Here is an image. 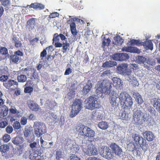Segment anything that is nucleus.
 Returning a JSON list of instances; mask_svg holds the SVG:
<instances>
[{
    "mask_svg": "<svg viewBox=\"0 0 160 160\" xmlns=\"http://www.w3.org/2000/svg\"><path fill=\"white\" fill-rule=\"evenodd\" d=\"M111 88V83L109 81L103 80L102 82L99 81L97 84V93L98 95L100 94H109Z\"/></svg>",
    "mask_w": 160,
    "mask_h": 160,
    "instance_id": "1",
    "label": "nucleus"
},
{
    "mask_svg": "<svg viewBox=\"0 0 160 160\" xmlns=\"http://www.w3.org/2000/svg\"><path fill=\"white\" fill-rule=\"evenodd\" d=\"M98 99L95 95H92L86 100L85 107L86 108L92 110L96 108H99L100 107V105L97 101Z\"/></svg>",
    "mask_w": 160,
    "mask_h": 160,
    "instance_id": "2",
    "label": "nucleus"
},
{
    "mask_svg": "<svg viewBox=\"0 0 160 160\" xmlns=\"http://www.w3.org/2000/svg\"><path fill=\"white\" fill-rule=\"evenodd\" d=\"M82 101L80 99L75 98L72 105V108L70 114V117L73 118L77 115L82 109Z\"/></svg>",
    "mask_w": 160,
    "mask_h": 160,
    "instance_id": "3",
    "label": "nucleus"
},
{
    "mask_svg": "<svg viewBox=\"0 0 160 160\" xmlns=\"http://www.w3.org/2000/svg\"><path fill=\"white\" fill-rule=\"evenodd\" d=\"M119 99L121 104L130 108L133 104V101L131 96L125 92H122L120 94Z\"/></svg>",
    "mask_w": 160,
    "mask_h": 160,
    "instance_id": "4",
    "label": "nucleus"
},
{
    "mask_svg": "<svg viewBox=\"0 0 160 160\" xmlns=\"http://www.w3.org/2000/svg\"><path fill=\"white\" fill-rule=\"evenodd\" d=\"M79 134L84 138H91L95 136V132L91 128L84 125L80 126L78 129Z\"/></svg>",
    "mask_w": 160,
    "mask_h": 160,
    "instance_id": "5",
    "label": "nucleus"
},
{
    "mask_svg": "<svg viewBox=\"0 0 160 160\" xmlns=\"http://www.w3.org/2000/svg\"><path fill=\"white\" fill-rule=\"evenodd\" d=\"M34 133L38 138L47 132V127L43 123L41 122H36L34 123L33 126Z\"/></svg>",
    "mask_w": 160,
    "mask_h": 160,
    "instance_id": "6",
    "label": "nucleus"
},
{
    "mask_svg": "<svg viewBox=\"0 0 160 160\" xmlns=\"http://www.w3.org/2000/svg\"><path fill=\"white\" fill-rule=\"evenodd\" d=\"M83 151L88 156L95 155L98 154L97 148L92 143L89 144L86 147L83 148Z\"/></svg>",
    "mask_w": 160,
    "mask_h": 160,
    "instance_id": "7",
    "label": "nucleus"
},
{
    "mask_svg": "<svg viewBox=\"0 0 160 160\" xmlns=\"http://www.w3.org/2000/svg\"><path fill=\"white\" fill-rule=\"evenodd\" d=\"M102 150V155L103 157L108 160H111L113 158L114 156L109 148L107 146H102L101 147Z\"/></svg>",
    "mask_w": 160,
    "mask_h": 160,
    "instance_id": "8",
    "label": "nucleus"
},
{
    "mask_svg": "<svg viewBox=\"0 0 160 160\" xmlns=\"http://www.w3.org/2000/svg\"><path fill=\"white\" fill-rule=\"evenodd\" d=\"M110 102L112 106L114 108L118 105V102H120V100H118V94L114 91L111 92L110 94Z\"/></svg>",
    "mask_w": 160,
    "mask_h": 160,
    "instance_id": "9",
    "label": "nucleus"
},
{
    "mask_svg": "<svg viewBox=\"0 0 160 160\" xmlns=\"http://www.w3.org/2000/svg\"><path fill=\"white\" fill-rule=\"evenodd\" d=\"M12 142L16 146H19L20 149L24 148L25 144H23L24 141L23 138L21 136H17L12 139Z\"/></svg>",
    "mask_w": 160,
    "mask_h": 160,
    "instance_id": "10",
    "label": "nucleus"
},
{
    "mask_svg": "<svg viewBox=\"0 0 160 160\" xmlns=\"http://www.w3.org/2000/svg\"><path fill=\"white\" fill-rule=\"evenodd\" d=\"M110 147L112 151L113 154L118 156H120L122 154V149L118 145L114 142H112L110 145Z\"/></svg>",
    "mask_w": 160,
    "mask_h": 160,
    "instance_id": "11",
    "label": "nucleus"
},
{
    "mask_svg": "<svg viewBox=\"0 0 160 160\" xmlns=\"http://www.w3.org/2000/svg\"><path fill=\"white\" fill-rule=\"evenodd\" d=\"M143 115V112L140 110H137L135 111L133 114V119L136 124L141 125L142 122L141 119L142 116Z\"/></svg>",
    "mask_w": 160,
    "mask_h": 160,
    "instance_id": "12",
    "label": "nucleus"
},
{
    "mask_svg": "<svg viewBox=\"0 0 160 160\" xmlns=\"http://www.w3.org/2000/svg\"><path fill=\"white\" fill-rule=\"evenodd\" d=\"M77 20V18H71L67 21V23L70 24V30L71 32L72 35L75 36L78 34L76 28V25L75 23L74 22V21Z\"/></svg>",
    "mask_w": 160,
    "mask_h": 160,
    "instance_id": "13",
    "label": "nucleus"
},
{
    "mask_svg": "<svg viewBox=\"0 0 160 160\" xmlns=\"http://www.w3.org/2000/svg\"><path fill=\"white\" fill-rule=\"evenodd\" d=\"M23 55L22 52L20 50H18L14 52V55L10 56V61L11 63L16 64L18 62L19 58V56H22Z\"/></svg>",
    "mask_w": 160,
    "mask_h": 160,
    "instance_id": "14",
    "label": "nucleus"
},
{
    "mask_svg": "<svg viewBox=\"0 0 160 160\" xmlns=\"http://www.w3.org/2000/svg\"><path fill=\"white\" fill-rule=\"evenodd\" d=\"M129 58L128 54L126 53H115L112 56V58L114 60L119 61H124Z\"/></svg>",
    "mask_w": 160,
    "mask_h": 160,
    "instance_id": "15",
    "label": "nucleus"
},
{
    "mask_svg": "<svg viewBox=\"0 0 160 160\" xmlns=\"http://www.w3.org/2000/svg\"><path fill=\"white\" fill-rule=\"evenodd\" d=\"M29 108L33 111L36 112L40 109L38 105L33 101H29L27 103Z\"/></svg>",
    "mask_w": 160,
    "mask_h": 160,
    "instance_id": "16",
    "label": "nucleus"
},
{
    "mask_svg": "<svg viewBox=\"0 0 160 160\" xmlns=\"http://www.w3.org/2000/svg\"><path fill=\"white\" fill-rule=\"evenodd\" d=\"M36 20V18H32L27 21L26 27L29 31L32 30L34 28Z\"/></svg>",
    "mask_w": 160,
    "mask_h": 160,
    "instance_id": "17",
    "label": "nucleus"
},
{
    "mask_svg": "<svg viewBox=\"0 0 160 160\" xmlns=\"http://www.w3.org/2000/svg\"><path fill=\"white\" fill-rule=\"evenodd\" d=\"M122 51L126 52L139 53L140 51L137 47L132 46L124 47L122 49Z\"/></svg>",
    "mask_w": 160,
    "mask_h": 160,
    "instance_id": "18",
    "label": "nucleus"
},
{
    "mask_svg": "<svg viewBox=\"0 0 160 160\" xmlns=\"http://www.w3.org/2000/svg\"><path fill=\"white\" fill-rule=\"evenodd\" d=\"M153 102V106L158 112L160 113V99L159 98H154L151 100Z\"/></svg>",
    "mask_w": 160,
    "mask_h": 160,
    "instance_id": "19",
    "label": "nucleus"
},
{
    "mask_svg": "<svg viewBox=\"0 0 160 160\" xmlns=\"http://www.w3.org/2000/svg\"><path fill=\"white\" fill-rule=\"evenodd\" d=\"M29 7V8H33L35 10H42L45 8V6L44 5L38 2H34L32 3L30 5H27L26 7Z\"/></svg>",
    "mask_w": 160,
    "mask_h": 160,
    "instance_id": "20",
    "label": "nucleus"
},
{
    "mask_svg": "<svg viewBox=\"0 0 160 160\" xmlns=\"http://www.w3.org/2000/svg\"><path fill=\"white\" fill-rule=\"evenodd\" d=\"M41 152L37 149L35 150L34 152L31 154L30 158L32 160H39L41 159Z\"/></svg>",
    "mask_w": 160,
    "mask_h": 160,
    "instance_id": "21",
    "label": "nucleus"
},
{
    "mask_svg": "<svg viewBox=\"0 0 160 160\" xmlns=\"http://www.w3.org/2000/svg\"><path fill=\"white\" fill-rule=\"evenodd\" d=\"M3 85L7 89H9L12 86L16 85L18 87V82L14 80L10 79L3 82Z\"/></svg>",
    "mask_w": 160,
    "mask_h": 160,
    "instance_id": "22",
    "label": "nucleus"
},
{
    "mask_svg": "<svg viewBox=\"0 0 160 160\" xmlns=\"http://www.w3.org/2000/svg\"><path fill=\"white\" fill-rule=\"evenodd\" d=\"M128 65L127 64H122L118 65L117 68V71L120 74L123 75L126 73V70L127 68Z\"/></svg>",
    "mask_w": 160,
    "mask_h": 160,
    "instance_id": "23",
    "label": "nucleus"
},
{
    "mask_svg": "<svg viewBox=\"0 0 160 160\" xmlns=\"http://www.w3.org/2000/svg\"><path fill=\"white\" fill-rule=\"evenodd\" d=\"M144 137L148 141H153L155 138L153 133L151 131H146L143 132Z\"/></svg>",
    "mask_w": 160,
    "mask_h": 160,
    "instance_id": "24",
    "label": "nucleus"
},
{
    "mask_svg": "<svg viewBox=\"0 0 160 160\" xmlns=\"http://www.w3.org/2000/svg\"><path fill=\"white\" fill-rule=\"evenodd\" d=\"M8 111V108L6 106H4L0 107V118H6L5 117L7 115Z\"/></svg>",
    "mask_w": 160,
    "mask_h": 160,
    "instance_id": "25",
    "label": "nucleus"
},
{
    "mask_svg": "<svg viewBox=\"0 0 160 160\" xmlns=\"http://www.w3.org/2000/svg\"><path fill=\"white\" fill-rule=\"evenodd\" d=\"M123 41L124 40L120 36H117L114 38L113 43L116 45H121Z\"/></svg>",
    "mask_w": 160,
    "mask_h": 160,
    "instance_id": "26",
    "label": "nucleus"
},
{
    "mask_svg": "<svg viewBox=\"0 0 160 160\" xmlns=\"http://www.w3.org/2000/svg\"><path fill=\"white\" fill-rule=\"evenodd\" d=\"M133 95L138 104H141L142 103L143 99L138 93L137 92H133Z\"/></svg>",
    "mask_w": 160,
    "mask_h": 160,
    "instance_id": "27",
    "label": "nucleus"
},
{
    "mask_svg": "<svg viewBox=\"0 0 160 160\" xmlns=\"http://www.w3.org/2000/svg\"><path fill=\"white\" fill-rule=\"evenodd\" d=\"M132 137L134 139V140L136 143L138 144L139 145L142 143V141L143 139H145L143 138L142 136L139 135L138 134H135L133 135Z\"/></svg>",
    "mask_w": 160,
    "mask_h": 160,
    "instance_id": "28",
    "label": "nucleus"
},
{
    "mask_svg": "<svg viewBox=\"0 0 160 160\" xmlns=\"http://www.w3.org/2000/svg\"><path fill=\"white\" fill-rule=\"evenodd\" d=\"M117 64V62H115L109 61H106L103 63L102 67L103 68L112 67L114 66H116Z\"/></svg>",
    "mask_w": 160,
    "mask_h": 160,
    "instance_id": "29",
    "label": "nucleus"
},
{
    "mask_svg": "<svg viewBox=\"0 0 160 160\" xmlns=\"http://www.w3.org/2000/svg\"><path fill=\"white\" fill-rule=\"evenodd\" d=\"M92 87V84L91 83L87 84L82 89V92L85 95L88 94L91 91Z\"/></svg>",
    "mask_w": 160,
    "mask_h": 160,
    "instance_id": "30",
    "label": "nucleus"
},
{
    "mask_svg": "<svg viewBox=\"0 0 160 160\" xmlns=\"http://www.w3.org/2000/svg\"><path fill=\"white\" fill-rule=\"evenodd\" d=\"M142 45L145 48L150 49L151 50H152L153 48V44L152 41L149 40L146 41L144 42H142Z\"/></svg>",
    "mask_w": 160,
    "mask_h": 160,
    "instance_id": "31",
    "label": "nucleus"
},
{
    "mask_svg": "<svg viewBox=\"0 0 160 160\" xmlns=\"http://www.w3.org/2000/svg\"><path fill=\"white\" fill-rule=\"evenodd\" d=\"M137 145H135V144L133 142H129L127 146V149L129 151H132L133 152H134L136 149H137L136 147Z\"/></svg>",
    "mask_w": 160,
    "mask_h": 160,
    "instance_id": "32",
    "label": "nucleus"
},
{
    "mask_svg": "<svg viewBox=\"0 0 160 160\" xmlns=\"http://www.w3.org/2000/svg\"><path fill=\"white\" fill-rule=\"evenodd\" d=\"M139 145L144 152H145L147 150L149 147L148 144L147 143L145 139H143V141H142V143H141Z\"/></svg>",
    "mask_w": 160,
    "mask_h": 160,
    "instance_id": "33",
    "label": "nucleus"
},
{
    "mask_svg": "<svg viewBox=\"0 0 160 160\" xmlns=\"http://www.w3.org/2000/svg\"><path fill=\"white\" fill-rule=\"evenodd\" d=\"M98 126L102 130H106L108 127V122L105 121H101L99 122Z\"/></svg>",
    "mask_w": 160,
    "mask_h": 160,
    "instance_id": "34",
    "label": "nucleus"
},
{
    "mask_svg": "<svg viewBox=\"0 0 160 160\" xmlns=\"http://www.w3.org/2000/svg\"><path fill=\"white\" fill-rule=\"evenodd\" d=\"M57 105V103L53 101L48 100L46 103V106L50 110L53 109Z\"/></svg>",
    "mask_w": 160,
    "mask_h": 160,
    "instance_id": "35",
    "label": "nucleus"
},
{
    "mask_svg": "<svg viewBox=\"0 0 160 160\" xmlns=\"http://www.w3.org/2000/svg\"><path fill=\"white\" fill-rule=\"evenodd\" d=\"M12 40L14 41V46L17 48H20L22 45L21 41H19V38L16 37H13L12 38Z\"/></svg>",
    "mask_w": 160,
    "mask_h": 160,
    "instance_id": "36",
    "label": "nucleus"
},
{
    "mask_svg": "<svg viewBox=\"0 0 160 160\" xmlns=\"http://www.w3.org/2000/svg\"><path fill=\"white\" fill-rule=\"evenodd\" d=\"M52 48L53 47L52 46H50L46 48L45 49H43L42 51V52L40 53V58H42H42L45 57L46 56L47 54L46 50H51L52 49V50L51 51H52L53 49Z\"/></svg>",
    "mask_w": 160,
    "mask_h": 160,
    "instance_id": "37",
    "label": "nucleus"
},
{
    "mask_svg": "<svg viewBox=\"0 0 160 160\" xmlns=\"http://www.w3.org/2000/svg\"><path fill=\"white\" fill-rule=\"evenodd\" d=\"M17 79L18 82L23 83L26 81L27 78L25 75L20 74L17 76Z\"/></svg>",
    "mask_w": 160,
    "mask_h": 160,
    "instance_id": "38",
    "label": "nucleus"
},
{
    "mask_svg": "<svg viewBox=\"0 0 160 160\" xmlns=\"http://www.w3.org/2000/svg\"><path fill=\"white\" fill-rule=\"evenodd\" d=\"M8 125V121L6 118H1L0 119V128H4Z\"/></svg>",
    "mask_w": 160,
    "mask_h": 160,
    "instance_id": "39",
    "label": "nucleus"
},
{
    "mask_svg": "<svg viewBox=\"0 0 160 160\" xmlns=\"http://www.w3.org/2000/svg\"><path fill=\"white\" fill-rule=\"evenodd\" d=\"M112 81L113 86H119L121 84V80L118 78H113L112 79Z\"/></svg>",
    "mask_w": 160,
    "mask_h": 160,
    "instance_id": "40",
    "label": "nucleus"
},
{
    "mask_svg": "<svg viewBox=\"0 0 160 160\" xmlns=\"http://www.w3.org/2000/svg\"><path fill=\"white\" fill-rule=\"evenodd\" d=\"M9 150V147L7 144H3L0 147V151L2 152L5 153Z\"/></svg>",
    "mask_w": 160,
    "mask_h": 160,
    "instance_id": "41",
    "label": "nucleus"
},
{
    "mask_svg": "<svg viewBox=\"0 0 160 160\" xmlns=\"http://www.w3.org/2000/svg\"><path fill=\"white\" fill-rule=\"evenodd\" d=\"M110 42L111 40L109 38H106L104 37L103 38V39L102 42V47H104L106 46H109Z\"/></svg>",
    "mask_w": 160,
    "mask_h": 160,
    "instance_id": "42",
    "label": "nucleus"
},
{
    "mask_svg": "<svg viewBox=\"0 0 160 160\" xmlns=\"http://www.w3.org/2000/svg\"><path fill=\"white\" fill-rule=\"evenodd\" d=\"M92 117L93 118H96L97 119H98L101 117V115L100 114H99V113L98 112L96 111H93L91 114Z\"/></svg>",
    "mask_w": 160,
    "mask_h": 160,
    "instance_id": "43",
    "label": "nucleus"
},
{
    "mask_svg": "<svg viewBox=\"0 0 160 160\" xmlns=\"http://www.w3.org/2000/svg\"><path fill=\"white\" fill-rule=\"evenodd\" d=\"M31 131L28 128H25L23 131V134L25 138L28 139V137L30 135Z\"/></svg>",
    "mask_w": 160,
    "mask_h": 160,
    "instance_id": "44",
    "label": "nucleus"
},
{
    "mask_svg": "<svg viewBox=\"0 0 160 160\" xmlns=\"http://www.w3.org/2000/svg\"><path fill=\"white\" fill-rule=\"evenodd\" d=\"M62 152L60 150L56 151V159L57 160H60L62 158Z\"/></svg>",
    "mask_w": 160,
    "mask_h": 160,
    "instance_id": "45",
    "label": "nucleus"
},
{
    "mask_svg": "<svg viewBox=\"0 0 160 160\" xmlns=\"http://www.w3.org/2000/svg\"><path fill=\"white\" fill-rule=\"evenodd\" d=\"M0 53L2 55H6L8 54V50L5 47H1L0 48Z\"/></svg>",
    "mask_w": 160,
    "mask_h": 160,
    "instance_id": "46",
    "label": "nucleus"
},
{
    "mask_svg": "<svg viewBox=\"0 0 160 160\" xmlns=\"http://www.w3.org/2000/svg\"><path fill=\"white\" fill-rule=\"evenodd\" d=\"M62 45V52L63 53L66 52L67 51V49L70 46V44L67 42H66L63 43Z\"/></svg>",
    "mask_w": 160,
    "mask_h": 160,
    "instance_id": "47",
    "label": "nucleus"
},
{
    "mask_svg": "<svg viewBox=\"0 0 160 160\" xmlns=\"http://www.w3.org/2000/svg\"><path fill=\"white\" fill-rule=\"evenodd\" d=\"M24 89V92L25 93H28L29 94H31L33 91V88L32 87H27L25 86Z\"/></svg>",
    "mask_w": 160,
    "mask_h": 160,
    "instance_id": "48",
    "label": "nucleus"
},
{
    "mask_svg": "<svg viewBox=\"0 0 160 160\" xmlns=\"http://www.w3.org/2000/svg\"><path fill=\"white\" fill-rule=\"evenodd\" d=\"M11 138L10 135L7 134H5L2 137V140L5 142H8Z\"/></svg>",
    "mask_w": 160,
    "mask_h": 160,
    "instance_id": "49",
    "label": "nucleus"
},
{
    "mask_svg": "<svg viewBox=\"0 0 160 160\" xmlns=\"http://www.w3.org/2000/svg\"><path fill=\"white\" fill-rule=\"evenodd\" d=\"M149 116L147 115V114L146 113H143V115L142 116V118L141 119L142 120V124L145 121H147L148 119V117Z\"/></svg>",
    "mask_w": 160,
    "mask_h": 160,
    "instance_id": "50",
    "label": "nucleus"
},
{
    "mask_svg": "<svg viewBox=\"0 0 160 160\" xmlns=\"http://www.w3.org/2000/svg\"><path fill=\"white\" fill-rule=\"evenodd\" d=\"M75 95V91L73 90H71L68 93V98L69 99H71L74 97Z\"/></svg>",
    "mask_w": 160,
    "mask_h": 160,
    "instance_id": "51",
    "label": "nucleus"
},
{
    "mask_svg": "<svg viewBox=\"0 0 160 160\" xmlns=\"http://www.w3.org/2000/svg\"><path fill=\"white\" fill-rule=\"evenodd\" d=\"M40 141L41 143V146L42 148H45V146L47 144V142L43 140L42 137H41L40 138Z\"/></svg>",
    "mask_w": 160,
    "mask_h": 160,
    "instance_id": "52",
    "label": "nucleus"
},
{
    "mask_svg": "<svg viewBox=\"0 0 160 160\" xmlns=\"http://www.w3.org/2000/svg\"><path fill=\"white\" fill-rule=\"evenodd\" d=\"M138 60L140 63H144L146 61V58L142 56H138Z\"/></svg>",
    "mask_w": 160,
    "mask_h": 160,
    "instance_id": "53",
    "label": "nucleus"
},
{
    "mask_svg": "<svg viewBox=\"0 0 160 160\" xmlns=\"http://www.w3.org/2000/svg\"><path fill=\"white\" fill-rule=\"evenodd\" d=\"M27 118L24 117H22L20 120V123L21 125H25L27 123Z\"/></svg>",
    "mask_w": 160,
    "mask_h": 160,
    "instance_id": "54",
    "label": "nucleus"
},
{
    "mask_svg": "<svg viewBox=\"0 0 160 160\" xmlns=\"http://www.w3.org/2000/svg\"><path fill=\"white\" fill-rule=\"evenodd\" d=\"M13 127L15 129H18L21 127L20 123L18 121H16L13 124Z\"/></svg>",
    "mask_w": 160,
    "mask_h": 160,
    "instance_id": "55",
    "label": "nucleus"
},
{
    "mask_svg": "<svg viewBox=\"0 0 160 160\" xmlns=\"http://www.w3.org/2000/svg\"><path fill=\"white\" fill-rule=\"evenodd\" d=\"M59 34L58 35L57 33H55L54 34L53 39V42H58L60 39Z\"/></svg>",
    "mask_w": 160,
    "mask_h": 160,
    "instance_id": "56",
    "label": "nucleus"
},
{
    "mask_svg": "<svg viewBox=\"0 0 160 160\" xmlns=\"http://www.w3.org/2000/svg\"><path fill=\"white\" fill-rule=\"evenodd\" d=\"M6 131L7 133L10 134L13 132V129L12 126L8 125L6 128Z\"/></svg>",
    "mask_w": 160,
    "mask_h": 160,
    "instance_id": "57",
    "label": "nucleus"
},
{
    "mask_svg": "<svg viewBox=\"0 0 160 160\" xmlns=\"http://www.w3.org/2000/svg\"><path fill=\"white\" fill-rule=\"evenodd\" d=\"M59 14L57 12H55L51 13L49 15V18H54L59 16Z\"/></svg>",
    "mask_w": 160,
    "mask_h": 160,
    "instance_id": "58",
    "label": "nucleus"
},
{
    "mask_svg": "<svg viewBox=\"0 0 160 160\" xmlns=\"http://www.w3.org/2000/svg\"><path fill=\"white\" fill-rule=\"evenodd\" d=\"M30 148L32 149V150H36L37 149V148L36 147L37 145V143L34 142H33L31 143L30 145Z\"/></svg>",
    "mask_w": 160,
    "mask_h": 160,
    "instance_id": "59",
    "label": "nucleus"
},
{
    "mask_svg": "<svg viewBox=\"0 0 160 160\" xmlns=\"http://www.w3.org/2000/svg\"><path fill=\"white\" fill-rule=\"evenodd\" d=\"M8 78L7 75H2L0 77V81L2 82H6Z\"/></svg>",
    "mask_w": 160,
    "mask_h": 160,
    "instance_id": "60",
    "label": "nucleus"
},
{
    "mask_svg": "<svg viewBox=\"0 0 160 160\" xmlns=\"http://www.w3.org/2000/svg\"><path fill=\"white\" fill-rule=\"evenodd\" d=\"M126 74H127V76L126 77L127 80L131 82V81L132 80L133 78V77L131 75V72H128V73H126L125 75H126Z\"/></svg>",
    "mask_w": 160,
    "mask_h": 160,
    "instance_id": "61",
    "label": "nucleus"
},
{
    "mask_svg": "<svg viewBox=\"0 0 160 160\" xmlns=\"http://www.w3.org/2000/svg\"><path fill=\"white\" fill-rule=\"evenodd\" d=\"M18 111L17 109L15 108H11L9 109V112L10 113L12 114H16L17 113Z\"/></svg>",
    "mask_w": 160,
    "mask_h": 160,
    "instance_id": "62",
    "label": "nucleus"
},
{
    "mask_svg": "<svg viewBox=\"0 0 160 160\" xmlns=\"http://www.w3.org/2000/svg\"><path fill=\"white\" fill-rule=\"evenodd\" d=\"M39 40V39L38 38H35L33 39L30 41V44H32V45H35L36 42H38Z\"/></svg>",
    "mask_w": 160,
    "mask_h": 160,
    "instance_id": "63",
    "label": "nucleus"
},
{
    "mask_svg": "<svg viewBox=\"0 0 160 160\" xmlns=\"http://www.w3.org/2000/svg\"><path fill=\"white\" fill-rule=\"evenodd\" d=\"M70 160H80L79 158L75 155L72 154L70 157Z\"/></svg>",
    "mask_w": 160,
    "mask_h": 160,
    "instance_id": "64",
    "label": "nucleus"
}]
</instances>
